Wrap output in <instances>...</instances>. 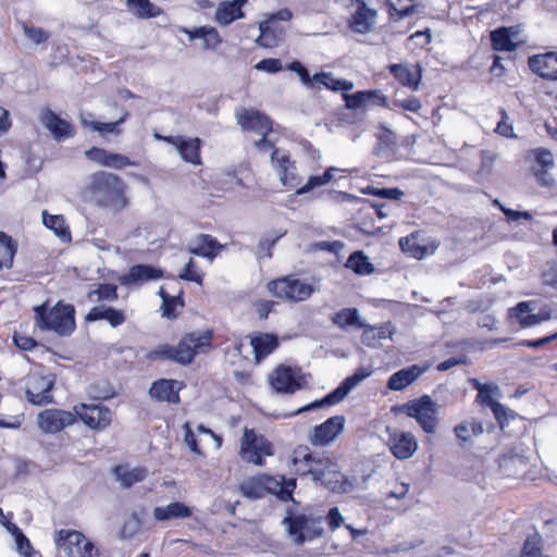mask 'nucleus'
Returning <instances> with one entry per match:
<instances>
[{
	"label": "nucleus",
	"mask_w": 557,
	"mask_h": 557,
	"mask_svg": "<svg viewBox=\"0 0 557 557\" xmlns=\"http://www.w3.org/2000/svg\"><path fill=\"white\" fill-rule=\"evenodd\" d=\"M129 165H135V163L132 162L128 157H126L124 154H120V153L110 152L109 159L107 162V168L122 170Z\"/></svg>",
	"instance_id": "59"
},
{
	"label": "nucleus",
	"mask_w": 557,
	"mask_h": 557,
	"mask_svg": "<svg viewBox=\"0 0 557 557\" xmlns=\"http://www.w3.org/2000/svg\"><path fill=\"white\" fill-rule=\"evenodd\" d=\"M531 71L544 79L557 81V53L546 52L535 54L528 61Z\"/></svg>",
	"instance_id": "21"
},
{
	"label": "nucleus",
	"mask_w": 557,
	"mask_h": 557,
	"mask_svg": "<svg viewBox=\"0 0 557 557\" xmlns=\"http://www.w3.org/2000/svg\"><path fill=\"white\" fill-rule=\"evenodd\" d=\"M399 245L405 252L410 253L417 259H422L426 253V248L419 245L417 238L412 235L399 240Z\"/></svg>",
	"instance_id": "51"
},
{
	"label": "nucleus",
	"mask_w": 557,
	"mask_h": 557,
	"mask_svg": "<svg viewBox=\"0 0 557 557\" xmlns=\"http://www.w3.org/2000/svg\"><path fill=\"white\" fill-rule=\"evenodd\" d=\"M54 542L67 557H98V549L82 532L59 530L54 533Z\"/></svg>",
	"instance_id": "5"
},
{
	"label": "nucleus",
	"mask_w": 557,
	"mask_h": 557,
	"mask_svg": "<svg viewBox=\"0 0 557 557\" xmlns=\"http://www.w3.org/2000/svg\"><path fill=\"white\" fill-rule=\"evenodd\" d=\"M212 332L209 330L186 334L176 347L161 345L147 354L149 360L168 359L181 364L190 363L198 354L211 348Z\"/></svg>",
	"instance_id": "2"
},
{
	"label": "nucleus",
	"mask_w": 557,
	"mask_h": 557,
	"mask_svg": "<svg viewBox=\"0 0 557 557\" xmlns=\"http://www.w3.org/2000/svg\"><path fill=\"white\" fill-rule=\"evenodd\" d=\"M426 369L428 367H421L419 364L400 369L389 376L387 387L392 391H403L422 375Z\"/></svg>",
	"instance_id": "27"
},
{
	"label": "nucleus",
	"mask_w": 557,
	"mask_h": 557,
	"mask_svg": "<svg viewBox=\"0 0 557 557\" xmlns=\"http://www.w3.org/2000/svg\"><path fill=\"white\" fill-rule=\"evenodd\" d=\"M454 432L456 436L461 442H469L472 436H479L483 434L484 428L481 422L476 420L466 421L460 424H457L454 428Z\"/></svg>",
	"instance_id": "43"
},
{
	"label": "nucleus",
	"mask_w": 557,
	"mask_h": 557,
	"mask_svg": "<svg viewBox=\"0 0 557 557\" xmlns=\"http://www.w3.org/2000/svg\"><path fill=\"white\" fill-rule=\"evenodd\" d=\"M344 416H334L329 418L325 422L315 425L309 432L307 440L312 446L324 447L331 445L344 431L345 426Z\"/></svg>",
	"instance_id": "12"
},
{
	"label": "nucleus",
	"mask_w": 557,
	"mask_h": 557,
	"mask_svg": "<svg viewBox=\"0 0 557 557\" xmlns=\"http://www.w3.org/2000/svg\"><path fill=\"white\" fill-rule=\"evenodd\" d=\"M332 322L342 329L351 325H357L359 327V323H363L360 321L359 311L356 308H345L339 310L332 317Z\"/></svg>",
	"instance_id": "44"
},
{
	"label": "nucleus",
	"mask_w": 557,
	"mask_h": 557,
	"mask_svg": "<svg viewBox=\"0 0 557 557\" xmlns=\"http://www.w3.org/2000/svg\"><path fill=\"white\" fill-rule=\"evenodd\" d=\"M351 389L352 388L349 385H347L345 381H343V383L337 388H335L333 392L327 394L322 399L315 400L311 404H308V405L297 409L289 416L292 417V416H296V414H299V413H302L306 411H310L313 409L336 405V404L341 403L348 395V393Z\"/></svg>",
	"instance_id": "32"
},
{
	"label": "nucleus",
	"mask_w": 557,
	"mask_h": 557,
	"mask_svg": "<svg viewBox=\"0 0 557 557\" xmlns=\"http://www.w3.org/2000/svg\"><path fill=\"white\" fill-rule=\"evenodd\" d=\"M359 327L363 329L361 335L362 344L371 348L377 347L381 339L392 338L396 331L391 322L384 323L380 326L359 323Z\"/></svg>",
	"instance_id": "29"
},
{
	"label": "nucleus",
	"mask_w": 557,
	"mask_h": 557,
	"mask_svg": "<svg viewBox=\"0 0 557 557\" xmlns=\"http://www.w3.org/2000/svg\"><path fill=\"white\" fill-rule=\"evenodd\" d=\"M141 521L136 513H133L131 518L124 523L122 529V535L124 537H131L137 533L140 529Z\"/></svg>",
	"instance_id": "63"
},
{
	"label": "nucleus",
	"mask_w": 557,
	"mask_h": 557,
	"mask_svg": "<svg viewBox=\"0 0 557 557\" xmlns=\"http://www.w3.org/2000/svg\"><path fill=\"white\" fill-rule=\"evenodd\" d=\"M85 320L87 322L106 320L112 327H117L126 321V313L122 309H115L106 304H99L89 310Z\"/></svg>",
	"instance_id": "25"
},
{
	"label": "nucleus",
	"mask_w": 557,
	"mask_h": 557,
	"mask_svg": "<svg viewBox=\"0 0 557 557\" xmlns=\"http://www.w3.org/2000/svg\"><path fill=\"white\" fill-rule=\"evenodd\" d=\"M250 344L255 352L256 362L259 363L262 358L276 349L278 339L277 336L273 334L262 333L251 337Z\"/></svg>",
	"instance_id": "35"
},
{
	"label": "nucleus",
	"mask_w": 557,
	"mask_h": 557,
	"mask_svg": "<svg viewBox=\"0 0 557 557\" xmlns=\"http://www.w3.org/2000/svg\"><path fill=\"white\" fill-rule=\"evenodd\" d=\"M394 106L410 112H418L422 107L420 100L417 97L396 99L394 101Z\"/></svg>",
	"instance_id": "64"
},
{
	"label": "nucleus",
	"mask_w": 557,
	"mask_h": 557,
	"mask_svg": "<svg viewBox=\"0 0 557 557\" xmlns=\"http://www.w3.org/2000/svg\"><path fill=\"white\" fill-rule=\"evenodd\" d=\"M246 0H234L231 2L220 3L215 11V21L220 25H228L237 18H242L244 13L242 11L243 4Z\"/></svg>",
	"instance_id": "36"
},
{
	"label": "nucleus",
	"mask_w": 557,
	"mask_h": 557,
	"mask_svg": "<svg viewBox=\"0 0 557 557\" xmlns=\"http://www.w3.org/2000/svg\"><path fill=\"white\" fill-rule=\"evenodd\" d=\"M269 289L274 296L290 301H304L312 293V285L293 276H285L269 283Z\"/></svg>",
	"instance_id": "8"
},
{
	"label": "nucleus",
	"mask_w": 557,
	"mask_h": 557,
	"mask_svg": "<svg viewBox=\"0 0 557 557\" xmlns=\"http://www.w3.org/2000/svg\"><path fill=\"white\" fill-rule=\"evenodd\" d=\"M128 115H129L128 112L124 111L122 116L117 121H115V122L102 123V122H94V121H91L90 122V129L92 132H98L101 135H104V134L120 135L121 134V129L119 128V126L126 121Z\"/></svg>",
	"instance_id": "49"
},
{
	"label": "nucleus",
	"mask_w": 557,
	"mask_h": 557,
	"mask_svg": "<svg viewBox=\"0 0 557 557\" xmlns=\"http://www.w3.org/2000/svg\"><path fill=\"white\" fill-rule=\"evenodd\" d=\"M236 120L244 131H251L260 135H268L272 131V122L258 110L242 108L236 111Z\"/></svg>",
	"instance_id": "16"
},
{
	"label": "nucleus",
	"mask_w": 557,
	"mask_h": 557,
	"mask_svg": "<svg viewBox=\"0 0 557 557\" xmlns=\"http://www.w3.org/2000/svg\"><path fill=\"white\" fill-rule=\"evenodd\" d=\"M283 523L287 527L289 535L294 537L297 544H302L306 540H311L314 536H321L323 532L319 521L310 519L305 515L286 517Z\"/></svg>",
	"instance_id": "13"
},
{
	"label": "nucleus",
	"mask_w": 557,
	"mask_h": 557,
	"mask_svg": "<svg viewBox=\"0 0 557 557\" xmlns=\"http://www.w3.org/2000/svg\"><path fill=\"white\" fill-rule=\"evenodd\" d=\"M239 491L243 496L250 499H259L267 495L262 474L258 476H252L244 480L239 484Z\"/></svg>",
	"instance_id": "40"
},
{
	"label": "nucleus",
	"mask_w": 557,
	"mask_h": 557,
	"mask_svg": "<svg viewBox=\"0 0 557 557\" xmlns=\"http://www.w3.org/2000/svg\"><path fill=\"white\" fill-rule=\"evenodd\" d=\"M39 121L57 140L72 137L75 134L73 125L61 119L49 108L41 110Z\"/></svg>",
	"instance_id": "17"
},
{
	"label": "nucleus",
	"mask_w": 557,
	"mask_h": 557,
	"mask_svg": "<svg viewBox=\"0 0 557 557\" xmlns=\"http://www.w3.org/2000/svg\"><path fill=\"white\" fill-rule=\"evenodd\" d=\"M183 290H178V295L172 296L173 301L162 302V315L168 319H175L178 315L177 308L182 309L184 307V301L182 299Z\"/></svg>",
	"instance_id": "52"
},
{
	"label": "nucleus",
	"mask_w": 557,
	"mask_h": 557,
	"mask_svg": "<svg viewBox=\"0 0 557 557\" xmlns=\"http://www.w3.org/2000/svg\"><path fill=\"white\" fill-rule=\"evenodd\" d=\"M371 374H372L371 369L361 367V368H358L352 375L346 377L344 381L351 388H355L358 384H360L363 380L369 377Z\"/></svg>",
	"instance_id": "62"
},
{
	"label": "nucleus",
	"mask_w": 557,
	"mask_h": 557,
	"mask_svg": "<svg viewBox=\"0 0 557 557\" xmlns=\"http://www.w3.org/2000/svg\"><path fill=\"white\" fill-rule=\"evenodd\" d=\"M23 30L25 36L36 45L46 42L50 38L49 32L41 27H36L26 23H23Z\"/></svg>",
	"instance_id": "53"
},
{
	"label": "nucleus",
	"mask_w": 557,
	"mask_h": 557,
	"mask_svg": "<svg viewBox=\"0 0 557 557\" xmlns=\"http://www.w3.org/2000/svg\"><path fill=\"white\" fill-rule=\"evenodd\" d=\"M15 252L16 245L12 237L7 235L4 232H0V270L3 268H12Z\"/></svg>",
	"instance_id": "42"
},
{
	"label": "nucleus",
	"mask_w": 557,
	"mask_h": 557,
	"mask_svg": "<svg viewBox=\"0 0 557 557\" xmlns=\"http://www.w3.org/2000/svg\"><path fill=\"white\" fill-rule=\"evenodd\" d=\"M15 542L18 553L24 557H41L40 553L33 548L29 540L24 535V533L15 537Z\"/></svg>",
	"instance_id": "56"
},
{
	"label": "nucleus",
	"mask_w": 557,
	"mask_h": 557,
	"mask_svg": "<svg viewBox=\"0 0 557 557\" xmlns=\"http://www.w3.org/2000/svg\"><path fill=\"white\" fill-rule=\"evenodd\" d=\"M542 281L545 285L557 289V262H547L543 272Z\"/></svg>",
	"instance_id": "57"
},
{
	"label": "nucleus",
	"mask_w": 557,
	"mask_h": 557,
	"mask_svg": "<svg viewBox=\"0 0 557 557\" xmlns=\"http://www.w3.org/2000/svg\"><path fill=\"white\" fill-rule=\"evenodd\" d=\"M267 494L275 495L282 502L293 500V492L296 488V479H285L284 475L262 474Z\"/></svg>",
	"instance_id": "18"
},
{
	"label": "nucleus",
	"mask_w": 557,
	"mask_h": 557,
	"mask_svg": "<svg viewBox=\"0 0 557 557\" xmlns=\"http://www.w3.org/2000/svg\"><path fill=\"white\" fill-rule=\"evenodd\" d=\"M388 71L394 77L405 87L411 90H418L422 78V69L419 63L414 65L409 64H391Z\"/></svg>",
	"instance_id": "23"
},
{
	"label": "nucleus",
	"mask_w": 557,
	"mask_h": 557,
	"mask_svg": "<svg viewBox=\"0 0 557 557\" xmlns=\"http://www.w3.org/2000/svg\"><path fill=\"white\" fill-rule=\"evenodd\" d=\"M223 246L214 237L207 234H200L188 245L187 250L196 256L213 260Z\"/></svg>",
	"instance_id": "30"
},
{
	"label": "nucleus",
	"mask_w": 557,
	"mask_h": 557,
	"mask_svg": "<svg viewBox=\"0 0 557 557\" xmlns=\"http://www.w3.org/2000/svg\"><path fill=\"white\" fill-rule=\"evenodd\" d=\"M356 4L357 9L349 18V27L355 33L367 34L375 24L376 11L368 8L362 0L357 1Z\"/></svg>",
	"instance_id": "24"
},
{
	"label": "nucleus",
	"mask_w": 557,
	"mask_h": 557,
	"mask_svg": "<svg viewBox=\"0 0 557 557\" xmlns=\"http://www.w3.org/2000/svg\"><path fill=\"white\" fill-rule=\"evenodd\" d=\"M42 222L46 227L52 230L57 236L62 239H70L71 234L65 227V221L62 215H51L46 211L42 212Z\"/></svg>",
	"instance_id": "46"
},
{
	"label": "nucleus",
	"mask_w": 557,
	"mask_h": 557,
	"mask_svg": "<svg viewBox=\"0 0 557 557\" xmlns=\"http://www.w3.org/2000/svg\"><path fill=\"white\" fill-rule=\"evenodd\" d=\"M520 26L499 27L491 33L492 47L496 51H513L522 42Z\"/></svg>",
	"instance_id": "19"
},
{
	"label": "nucleus",
	"mask_w": 557,
	"mask_h": 557,
	"mask_svg": "<svg viewBox=\"0 0 557 557\" xmlns=\"http://www.w3.org/2000/svg\"><path fill=\"white\" fill-rule=\"evenodd\" d=\"M313 79L314 84H321L333 91L351 90L354 88L352 82L336 78L329 72L315 73L313 75Z\"/></svg>",
	"instance_id": "41"
},
{
	"label": "nucleus",
	"mask_w": 557,
	"mask_h": 557,
	"mask_svg": "<svg viewBox=\"0 0 557 557\" xmlns=\"http://www.w3.org/2000/svg\"><path fill=\"white\" fill-rule=\"evenodd\" d=\"M533 305V301L519 302L515 308L510 309V317L515 318L521 327L533 326V324H527L529 323V317L534 314Z\"/></svg>",
	"instance_id": "48"
},
{
	"label": "nucleus",
	"mask_w": 557,
	"mask_h": 557,
	"mask_svg": "<svg viewBox=\"0 0 557 557\" xmlns=\"http://www.w3.org/2000/svg\"><path fill=\"white\" fill-rule=\"evenodd\" d=\"M162 276V271L149 264L133 265L128 273L120 278L122 285H131L158 280Z\"/></svg>",
	"instance_id": "31"
},
{
	"label": "nucleus",
	"mask_w": 557,
	"mask_h": 557,
	"mask_svg": "<svg viewBox=\"0 0 557 557\" xmlns=\"http://www.w3.org/2000/svg\"><path fill=\"white\" fill-rule=\"evenodd\" d=\"M161 138L174 146L181 154L182 159L186 162L195 165L201 163L199 156L201 141L199 138H185L183 136H168Z\"/></svg>",
	"instance_id": "20"
},
{
	"label": "nucleus",
	"mask_w": 557,
	"mask_h": 557,
	"mask_svg": "<svg viewBox=\"0 0 557 557\" xmlns=\"http://www.w3.org/2000/svg\"><path fill=\"white\" fill-rule=\"evenodd\" d=\"M321 459L322 457L312 456L307 445H298L292 454L293 465L296 467V471L301 475L304 469L313 468L317 460Z\"/></svg>",
	"instance_id": "39"
},
{
	"label": "nucleus",
	"mask_w": 557,
	"mask_h": 557,
	"mask_svg": "<svg viewBox=\"0 0 557 557\" xmlns=\"http://www.w3.org/2000/svg\"><path fill=\"white\" fill-rule=\"evenodd\" d=\"M76 422V414L61 409H46L37 417L39 429L47 434H54Z\"/></svg>",
	"instance_id": "14"
},
{
	"label": "nucleus",
	"mask_w": 557,
	"mask_h": 557,
	"mask_svg": "<svg viewBox=\"0 0 557 557\" xmlns=\"http://www.w3.org/2000/svg\"><path fill=\"white\" fill-rule=\"evenodd\" d=\"M259 29L260 36L258 37L257 42L262 47H275L283 38V27H280L277 24H273V21L261 22Z\"/></svg>",
	"instance_id": "37"
},
{
	"label": "nucleus",
	"mask_w": 557,
	"mask_h": 557,
	"mask_svg": "<svg viewBox=\"0 0 557 557\" xmlns=\"http://www.w3.org/2000/svg\"><path fill=\"white\" fill-rule=\"evenodd\" d=\"M346 267L357 274H369L373 271V265L369 258L362 251L351 253L346 262Z\"/></svg>",
	"instance_id": "45"
},
{
	"label": "nucleus",
	"mask_w": 557,
	"mask_h": 557,
	"mask_svg": "<svg viewBox=\"0 0 557 557\" xmlns=\"http://www.w3.org/2000/svg\"><path fill=\"white\" fill-rule=\"evenodd\" d=\"M183 32L186 33L190 39H201V46L205 50L215 49L222 41L218 30L214 27L202 26L193 30L184 29Z\"/></svg>",
	"instance_id": "38"
},
{
	"label": "nucleus",
	"mask_w": 557,
	"mask_h": 557,
	"mask_svg": "<svg viewBox=\"0 0 557 557\" xmlns=\"http://www.w3.org/2000/svg\"><path fill=\"white\" fill-rule=\"evenodd\" d=\"M76 420L79 419L91 430L101 431L108 428L113 420L110 408L100 404H77L73 408Z\"/></svg>",
	"instance_id": "10"
},
{
	"label": "nucleus",
	"mask_w": 557,
	"mask_h": 557,
	"mask_svg": "<svg viewBox=\"0 0 557 557\" xmlns=\"http://www.w3.org/2000/svg\"><path fill=\"white\" fill-rule=\"evenodd\" d=\"M393 455L398 459L410 458L418 448V443L410 432L394 431L388 440Z\"/></svg>",
	"instance_id": "22"
},
{
	"label": "nucleus",
	"mask_w": 557,
	"mask_h": 557,
	"mask_svg": "<svg viewBox=\"0 0 557 557\" xmlns=\"http://www.w3.org/2000/svg\"><path fill=\"white\" fill-rule=\"evenodd\" d=\"M271 162L283 186L295 188L296 190L300 187L301 178L297 175L296 166L285 151L274 149L271 153Z\"/></svg>",
	"instance_id": "15"
},
{
	"label": "nucleus",
	"mask_w": 557,
	"mask_h": 557,
	"mask_svg": "<svg viewBox=\"0 0 557 557\" xmlns=\"http://www.w3.org/2000/svg\"><path fill=\"white\" fill-rule=\"evenodd\" d=\"M287 69L289 71L297 73L301 83L306 87H308V88L314 87L313 76L310 77L308 70L299 61H293L290 64H288Z\"/></svg>",
	"instance_id": "55"
},
{
	"label": "nucleus",
	"mask_w": 557,
	"mask_h": 557,
	"mask_svg": "<svg viewBox=\"0 0 557 557\" xmlns=\"http://www.w3.org/2000/svg\"><path fill=\"white\" fill-rule=\"evenodd\" d=\"M500 426V429L505 428V422H507L508 418H512V411L508 410L506 407H504L500 403L496 401L495 404H492L490 407Z\"/></svg>",
	"instance_id": "61"
},
{
	"label": "nucleus",
	"mask_w": 557,
	"mask_h": 557,
	"mask_svg": "<svg viewBox=\"0 0 557 557\" xmlns=\"http://www.w3.org/2000/svg\"><path fill=\"white\" fill-rule=\"evenodd\" d=\"M271 387L280 394H294L302 386L300 370L281 364L269 374Z\"/></svg>",
	"instance_id": "11"
},
{
	"label": "nucleus",
	"mask_w": 557,
	"mask_h": 557,
	"mask_svg": "<svg viewBox=\"0 0 557 557\" xmlns=\"http://www.w3.org/2000/svg\"><path fill=\"white\" fill-rule=\"evenodd\" d=\"M343 98L347 109H362L372 102L380 106L386 104V97L380 90H363L355 94H344Z\"/></svg>",
	"instance_id": "26"
},
{
	"label": "nucleus",
	"mask_w": 557,
	"mask_h": 557,
	"mask_svg": "<svg viewBox=\"0 0 557 557\" xmlns=\"http://www.w3.org/2000/svg\"><path fill=\"white\" fill-rule=\"evenodd\" d=\"M128 5L135 10L139 17H154L161 13L160 8L149 2V0H133Z\"/></svg>",
	"instance_id": "50"
},
{
	"label": "nucleus",
	"mask_w": 557,
	"mask_h": 557,
	"mask_svg": "<svg viewBox=\"0 0 557 557\" xmlns=\"http://www.w3.org/2000/svg\"><path fill=\"white\" fill-rule=\"evenodd\" d=\"M113 472L116 476V480L125 488L133 486L135 483L144 481L148 474L147 469L144 467L131 468L125 465L116 466Z\"/></svg>",
	"instance_id": "33"
},
{
	"label": "nucleus",
	"mask_w": 557,
	"mask_h": 557,
	"mask_svg": "<svg viewBox=\"0 0 557 557\" xmlns=\"http://www.w3.org/2000/svg\"><path fill=\"white\" fill-rule=\"evenodd\" d=\"M191 509L184 503L174 502L163 507L153 509V517L157 521H168L171 519H183L191 517Z\"/></svg>",
	"instance_id": "34"
},
{
	"label": "nucleus",
	"mask_w": 557,
	"mask_h": 557,
	"mask_svg": "<svg viewBox=\"0 0 557 557\" xmlns=\"http://www.w3.org/2000/svg\"><path fill=\"white\" fill-rule=\"evenodd\" d=\"M273 455L272 444L255 430L245 429L240 441V456L244 461L257 466L263 465V458Z\"/></svg>",
	"instance_id": "6"
},
{
	"label": "nucleus",
	"mask_w": 557,
	"mask_h": 557,
	"mask_svg": "<svg viewBox=\"0 0 557 557\" xmlns=\"http://www.w3.org/2000/svg\"><path fill=\"white\" fill-rule=\"evenodd\" d=\"M126 184L117 175L98 171L92 173L82 189L85 199L94 201L97 206L121 211L128 205Z\"/></svg>",
	"instance_id": "1"
},
{
	"label": "nucleus",
	"mask_w": 557,
	"mask_h": 557,
	"mask_svg": "<svg viewBox=\"0 0 557 557\" xmlns=\"http://www.w3.org/2000/svg\"><path fill=\"white\" fill-rule=\"evenodd\" d=\"M180 382L161 379L151 385L149 393L157 400L177 404L180 401Z\"/></svg>",
	"instance_id": "28"
},
{
	"label": "nucleus",
	"mask_w": 557,
	"mask_h": 557,
	"mask_svg": "<svg viewBox=\"0 0 557 557\" xmlns=\"http://www.w3.org/2000/svg\"><path fill=\"white\" fill-rule=\"evenodd\" d=\"M95 296H97L96 300L100 304H106V301H114L117 299V287L113 284H99L96 289H92L88 293V299L95 300Z\"/></svg>",
	"instance_id": "47"
},
{
	"label": "nucleus",
	"mask_w": 557,
	"mask_h": 557,
	"mask_svg": "<svg viewBox=\"0 0 557 557\" xmlns=\"http://www.w3.org/2000/svg\"><path fill=\"white\" fill-rule=\"evenodd\" d=\"M109 154H110V151L102 149V148H98V147H92L85 152V156L87 157V159H89L102 166H107Z\"/></svg>",
	"instance_id": "60"
},
{
	"label": "nucleus",
	"mask_w": 557,
	"mask_h": 557,
	"mask_svg": "<svg viewBox=\"0 0 557 557\" xmlns=\"http://www.w3.org/2000/svg\"><path fill=\"white\" fill-rule=\"evenodd\" d=\"M541 543L542 537L537 532L530 534L524 542L523 554L543 557L541 555Z\"/></svg>",
	"instance_id": "54"
},
{
	"label": "nucleus",
	"mask_w": 557,
	"mask_h": 557,
	"mask_svg": "<svg viewBox=\"0 0 557 557\" xmlns=\"http://www.w3.org/2000/svg\"><path fill=\"white\" fill-rule=\"evenodd\" d=\"M74 307L58 302L49 311L46 305L35 308L36 324L61 336L70 335L75 329Z\"/></svg>",
	"instance_id": "3"
},
{
	"label": "nucleus",
	"mask_w": 557,
	"mask_h": 557,
	"mask_svg": "<svg viewBox=\"0 0 557 557\" xmlns=\"http://www.w3.org/2000/svg\"><path fill=\"white\" fill-rule=\"evenodd\" d=\"M502 120L497 123L495 132L504 137H516L513 134V127L508 123L509 116L505 109H500Z\"/></svg>",
	"instance_id": "58"
},
{
	"label": "nucleus",
	"mask_w": 557,
	"mask_h": 557,
	"mask_svg": "<svg viewBox=\"0 0 557 557\" xmlns=\"http://www.w3.org/2000/svg\"><path fill=\"white\" fill-rule=\"evenodd\" d=\"M54 375L32 372L25 377L26 399L36 406L53 403L51 389L54 386Z\"/></svg>",
	"instance_id": "7"
},
{
	"label": "nucleus",
	"mask_w": 557,
	"mask_h": 557,
	"mask_svg": "<svg viewBox=\"0 0 557 557\" xmlns=\"http://www.w3.org/2000/svg\"><path fill=\"white\" fill-rule=\"evenodd\" d=\"M310 474L314 482L321 483L325 488L334 493H349L354 484L341 471V467L330 457L317 460L313 468L302 470V475Z\"/></svg>",
	"instance_id": "4"
},
{
	"label": "nucleus",
	"mask_w": 557,
	"mask_h": 557,
	"mask_svg": "<svg viewBox=\"0 0 557 557\" xmlns=\"http://www.w3.org/2000/svg\"><path fill=\"white\" fill-rule=\"evenodd\" d=\"M437 404L428 395L405 405L408 417L414 418L426 433H434L437 425Z\"/></svg>",
	"instance_id": "9"
}]
</instances>
